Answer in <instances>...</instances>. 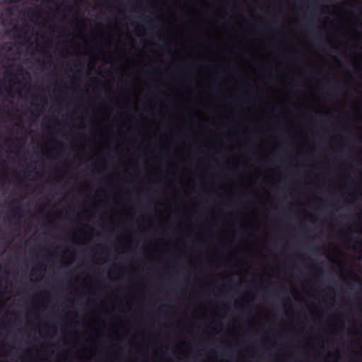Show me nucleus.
I'll return each instance as SVG.
<instances>
[{"instance_id": "1", "label": "nucleus", "mask_w": 362, "mask_h": 362, "mask_svg": "<svg viewBox=\"0 0 362 362\" xmlns=\"http://www.w3.org/2000/svg\"><path fill=\"white\" fill-rule=\"evenodd\" d=\"M21 217V214H20L19 209H14L11 211V214L9 215L10 221L11 222L13 220L16 219L18 221Z\"/></svg>"}, {"instance_id": "2", "label": "nucleus", "mask_w": 362, "mask_h": 362, "mask_svg": "<svg viewBox=\"0 0 362 362\" xmlns=\"http://www.w3.org/2000/svg\"><path fill=\"white\" fill-rule=\"evenodd\" d=\"M38 11H39V9H38V8L36 6V7H35V8H30V9H29V10H28V16L32 17V16H35V15L38 13Z\"/></svg>"}, {"instance_id": "3", "label": "nucleus", "mask_w": 362, "mask_h": 362, "mask_svg": "<svg viewBox=\"0 0 362 362\" xmlns=\"http://www.w3.org/2000/svg\"><path fill=\"white\" fill-rule=\"evenodd\" d=\"M329 84L332 86L334 88V89H336V90H339L340 89V86L339 85V83L336 80H334V79L329 80Z\"/></svg>"}, {"instance_id": "4", "label": "nucleus", "mask_w": 362, "mask_h": 362, "mask_svg": "<svg viewBox=\"0 0 362 362\" xmlns=\"http://www.w3.org/2000/svg\"><path fill=\"white\" fill-rule=\"evenodd\" d=\"M313 267L317 269L319 276L322 275L324 273V269L319 264H313Z\"/></svg>"}, {"instance_id": "5", "label": "nucleus", "mask_w": 362, "mask_h": 362, "mask_svg": "<svg viewBox=\"0 0 362 362\" xmlns=\"http://www.w3.org/2000/svg\"><path fill=\"white\" fill-rule=\"evenodd\" d=\"M281 291L284 293H288V289L287 288L284 286V285H282L281 286Z\"/></svg>"}, {"instance_id": "6", "label": "nucleus", "mask_w": 362, "mask_h": 362, "mask_svg": "<svg viewBox=\"0 0 362 362\" xmlns=\"http://www.w3.org/2000/svg\"><path fill=\"white\" fill-rule=\"evenodd\" d=\"M161 49L167 50L169 48L168 44L165 42L161 47Z\"/></svg>"}, {"instance_id": "7", "label": "nucleus", "mask_w": 362, "mask_h": 362, "mask_svg": "<svg viewBox=\"0 0 362 362\" xmlns=\"http://www.w3.org/2000/svg\"><path fill=\"white\" fill-rule=\"evenodd\" d=\"M7 1H9L10 3H13V2H18L21 0H7Z\"/></svg>"}, {"instance_id": "8", "label": "nucleus", "mask_w": 362, "mask_h": 362, "mask_svg": "<svg viewBox=\"0 0 362 362\" xmlns=\"http://www.w3.org/2000/svg\"><path fill=\"white\" fill-rule=\"evenodd\" d=\"M178 287V284H175V286H173V290H176Z\"/></svg>"}, {"instance_id": "9", "label": "nucleus", "mask_w": 362, "mask_h": 362, "mask_svg": "<svg viewBox=\"0 0 362 362\" xmlns=\"http://www.w3.org/2000/svg\"><path fill=\"white\" fill-rule=\"evenodd\" d=\"M44 62L47 64V63H49L50 62V60H47V59H44Z\"/></svg>"}, {"instance_id": "10", "label": "nucleus", "mask_w": 362, "mask_h": 362, "mask_svg": "<svg viewBox=\"0 0 362 362\" xmlns=\"http://www.w3.org/2000/svg\"><path fill=\"white\" fill-rule=\"evenodd\" d=\"M262 160H263V159H262V158H258L257 161L258 163H260V162H262Z\"/></svg>"}, {"instance_id": "11", "label": "nucleus", "mask_w": 362, "mask_h": 362, "mask_svg": "<svg viewBox=\"0 0 362 362\" xmlns=\"http://www.w3.org/2000/svg\"><path fill=\"white\" fill-rule=\"evenodd\" d=\"M349 178H350V176H348V177H346V180H349Z\"/></svg>"}, {"instance_id": "12", "label": "nucleus", "mask_w": 362, "mask_h": 362, "mask_svg": "<svg viewBox=\"0 0 362 362\" xmlns=\"http://www.w3.org/2000/svg\"><path fill=\"white\" fill-rule=\"evenodd\" d=\"M8 175V173L6 171L5 172V175L7 176Z\"/></svg>"}, {"instance_id": "13", "label": "nucleus", "mask_w": 362, "mask_h": 362, "mask_svg": "<svg viewBox=\"0 0 362 362\" xmlns=\"http://www.w3.org/2000/svg\"><path fill=\"white\" fill-rule=\"evenodd\" d=\"M19 140H20L19 139L16 138V139H15V141H19Z\"/></svg>"}, {"instance_id": "14", "label": "nucleus", "mask_w": 362, "mask_h": 362, "mask_svg": "<svg viewBox=\"0 0 362 362\" xmlns=\"http://www.w3.org/2000/svg\"><path fill=\"white\" fill-rule=\"evenodd\" d=\"M0 172H2V168H0Z\"/></svg>"}]
</instances>
